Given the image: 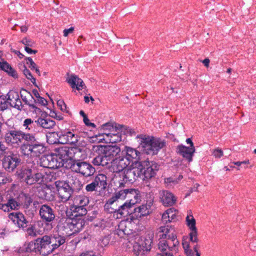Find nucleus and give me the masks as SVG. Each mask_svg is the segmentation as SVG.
Segmentation results:
<instances>
[{"instance_id": "nucleus-51", "label": "nucleus", "mask_w": 256, "mask_h": 256, "mask_svg": "<svg viewBox=\"0 0 256 256\" xmlns=\"http://www.w3.org/2000/svg\"><path fill=\"white\" fill-rule=\"evenodd\" d=\"M167 212L170 216V219L171 222L172 220H174L176 218V214H178L177 210L174 208H170L167 210Z\"/></svg>"}, {"instance_id": "nucleus-62", "label": "nucleus", "mask_w": 256, "mask_h": 256, "mask_svg": "<svg viewBox=\"0 0 256 256\" xmlns=\"http://www.w3.org/2000/svg\"><path fill=\"white\" fill-rule=\"evenodd\" d=\"M0 209L2 210L4 212H8L10 210L8 203L4 204L3 202L0 203Z\"/></svg>"}, {"instance_id": "nucleus-46", "label": "nucleus", "mask_w": 256, "mask_h": 256, "mask_svg": "<svg viewBox=\"0 0 256 256\" xmlns=\"http://www.w3.org/2000/svg\"><path fill=\"white\" fill-rule=\"evenodd\" d=\"M182 245L184 252L188 256H192V254L194 253L192 252V250L190 249V244L188 242L185 240H182Z\"/></svg>"}, {"instance_id": "nucleus-33", "label": "nucleus", "mask_w": 256, "mask_h": 256, "mask_svg": "<svg viewBox=\"0 0 256 256\" xmlns=\"http://www.w3.org/2000/svg\"><path fill=\"white\" fill-rule=\"evenodd\" d=\"M34 140V136L32 134L18 130L17 140L15 142H16V144H22L24 140L30 142Z\"/></svg>"}, {"instance_id": "nucleus-41", "label": "nucleus", "mask_w": 256, "mask_h": 256, "mask_svg": "<svg viewBox=\"0 0 256 256\" xmlns=\"http://www.w3.org/2000/svg\"><path fill=\"white\" fill-rule=\"evenodd\" d=\"M68 182L72 185V186L70 187L72 188V190H78L82 186V184L81 182L76 178L72 177V178H70Z\"/></svg>"}, {"instance_id": "nucleus-27", "label": "nucleus", "mask_w": 256, "mask_h": 256, "mask_svg": "<svg viewBox=\"0 0 256 256\" xmlns=\"http://www.w3.org/2000/svg\"><path fill=\"white\" fill-rule=\"evenodd\" d=\"M122 152L126 158L128 159L130 164L134 163V160H137L140 154V152L138 150L129 146H125Z\"/></svg>"}, {"instance_id": "nucleus-21", "label": "nucleus", "mask_w": 256, "mask_h": 256, "mask_svg": "<svg viewBox=\"0 0 256 256\" xmlns=\"http://www.w3.org/2000/svg\"><path fill=\"white\" fill-rule=\"evenodd\" d=\"M7 100L8 104L12 107L18 110L22 108V102L18 94L14 91L10 92L7 94Z\"/></svg>"}, {"instance_id": "nucleus-50", "label": "nucleus", "mask_w": 256, "mask_h": 256, "mask_svg": "<svg viewBox=\"0 0 256 256\" xmlns=\"http://www.w3.org/2000/svg\"><path fill=\"white\" fill-rule=\"evenodd\" d=\"M102 161L101 166H109V164H111V162L112 160H111L109 157L106 156L105 154L102 155Z\"/></svg>"}, {"instance_id": "nucleus-26", "label": "nucleus", "mask_w": 256, "mask_h": 256, "mask_svg": "<svg viewBox=\"0 0 256 256\" xmlns=\"http://www.w3.org/2000/svg\"><path fill=\"white\" fill-rule=\"evenodd\" d=\"M8 217L19 228H24L26 226L28 222L22 213L12 212L9 214Z\"/></svg>"}, {"instance_id": "nucleus-47", "label": "nucleus", "mask_w": 256, "mask_h": 256, "mask_svg": "<svg viewBox=\"0 0 256 256\" xmlns=\"http://www.w3.org/2000/svg\"><path fill=\"white\" fill-rule=\"evenodd\" d=\"M12 181L10 178L6 176L4 173L0 172V184L10 183Z\"/></svg>"}, {"instance_id": "nucleus-18", "label": "nucleus", "mask_w": 256, "mask_h": 256, "mask_svg": "<svg viewBox=\"0 0 256 256\" xmlns=\"http://www.w3.org/2000/svg\"><path fill=\"white\" fill-rule=\"evenodd\" d=\"M20 162L18 158L14 155L5 156L2 160V166L8 172H12Z\"/></svg>"}, {"instance_id": "nucleus-36", "label": "nucleus", "mask_w": 256, "mask_h": 256, "mask_svg": "<svg viewBox=\"0 0 256 256\" xmlns=\"http://www.w3.org/2000/svg\"><path fill=\"white\" fill-rule=\"evenodd\" d=\"M70 154H72V158L70 159H74V162H80V160L84 157V152L77 148H71Z\"/></svg>"}, {"instance_id": "nucleus-28", "label": "nucleus", "mask_w": 256, "mask_h": 256, "mask_svg": "<svg viewBox=\"0 0 256 256\" xmlns=\"http://www.w3.org/2000/svg\"><path fill=\"white\" fill-rule=\"evenodd\" d=\"M71 148H70L66 146H61L55 149L56 158L59 157L60 159L62 160H68L72 158V154H70Z\"/></svg>"}, {"instance_id": "nucleus-22", "label": "nucleus", "mask_w": 256, "mask_h": 256, "mask_svg": "<svg viewBox=\"0 0 256 256\" xmlns=\"http://www.w3.org/2000/svg\"><path fill=\"white\" fill-rule=\"evenodd\" d=\"M176 150L179 154L190 162L195 152V148H189L181 144L177 146Z\"/></svg>"}, {"instance_id": "nucleus-19", "label": "nucleus", "mask_w": 256, "mask_h": 256, "mask_svg": "<svg viewBox=\"0 0 256 256\" xmlns=\"http://www.w3.org/2000/svg\"><path fill=\"white\" fill-rule=\"evenodd\" d=\"M159 198L162 203L165 206H172L176 202V198L174 195L166 190L159 192Z\"/></svg>"}, {"instance_id": "nucleus-29", "label": "nucleus", "mask_w": 256, "mask_h": 256, "mask_svg": "<svg viewBox=\"0 0 256 256\" xmlns=\"http://www.w3.org/2000/svg\"><path fill=\"white\" fill-rule=\"evenodd\" d=\"M72 88H76L78 90L84 88V84L82 80L76 75L70 76L66 80Z\"/></svg>"}, {"instance_id": "nucleus-9", "label": "nucleus", "mask_w": 256, "mask_h": 256, "mask_svg": "<svg viewBox=\"0 0 256 256\" xmlns=\"http://www.w3.org/2000/svg\"><path fill=\"white\" fill-rule=\"evenodd\" d=\"M54 186L61 200L66 202L69 200L73 192L69 184L64 181L58 180L55 182Z\"/></svg>"}, {"instance_id": "nucleus-2", "label": "nucleus", "mask_w": 256, "mask_h": 256, "mask_svg": "<svg viewBox=\"0 0 256 256\" xmlns=\"http://www.w3.org/2000/svg\"><path fill=\"white\" fill-rule=\"evenodd\" d=\"M130 169L126 170L124 173H118L114 178V182L119 187L124 186L126 184H132L142 175V166L140 162L136 160L131 166Z\"/></svg>"}, {"instance_id": "nucleus-25", "label": "nucleus", "mask_w": 256, "mask_h": 256, "mask_svg": "<svg viewBox=\"0 0 256 256\" xmlns=\"http://www.w3.org/2000/svg\"><path fill=\"white\" fill-rule=\"evenodd\" d=\"M130 223L128 221H122L118 225V228L115 232V234L120 238H123L124 235H128L132 233Z\"/></svg>"}, {"instance_id": "nucleus-39", "label": "nucleus", "mask_w": 256, "mask_h": 256, "mask_svg": "<svg viewBox=\"0 0 256 256\" xmlns=\"http://www.w3.org/2000/svg\"><path fill=\"white\" fill-rule=\"evenodd\" d=\"M118 130V127L117 126V124L112 122H108L102 124L100 128V132L102 130H108L110 132H117Z\"/></svg>"}, {"instance_id": "nucleus-24", "label": "nucleus", "mask_w": 256, "mask_h": 256, "mask_svg": "<svg viewBox=\"0 0 256 256\" xmlns=\"http://www.w3.org/2000/svg\"><path fill=\"white\" fill-rule=\"evenodd\" d=\"M20 96L25 104L28 105L33 111L37 113L40 112V109L38 108L34 104L32 103L33 97L31 94L25 89H22L20 91Z\"/></svg>"}, {"instance_id": "nucleus-11", "label": "nucleus", "mask_w": 256, "mask_h": 256, "mask_svg": "<svg viewBox=\"0 0 256 256\" xmlns=\"http://www.w3.org/2000/svg\"><path fill=\"white\" fill-rule=\"evenodd\" d=\"M107 177L104 174H98L92 182L86 186V190L88 192H93L97 190L98 188L104 190L107 186Z\"/></svg>"}, {"instance_id": "nucleus-30", "label": "nucleus", "mask_w": 256, "mask_h": 256, "mask_svg": "<svg viewBox=\"0 0 256 256\" xmlns=\"http://www.w3.org/2000/svg\"><path fill=\"white\" fill-rule=\"evenodd\" d=\"M0 69L6 72L8 75L14 78H18L16 72L4 59L0 60Z\"/></svg>"}, {"instance_id": "nucleus-7", "label": "nucleus", "mask_w": 256, "mask_h": 256, "mask_svg": "<svg viewBox=\"0 0 256 256\" xmlns=\"http://www.w3.org/2000/svg\"><path fill=\"white\" fill-rule=\"evenodd\" d=\"M20 178L28 184H32L36 182H45L43 173L35 169L24 168L18 173Z\"/></svg>"}, {"instance_id": "nucleus-54", "label": "nucleus", "mask_w": 256, "mask_h": 256, "mask_svg": "<svg viewBox=\"0 0 256 256\" xmlns=\"http://www.w3.org/2000/svg\"><path fill=\"white\" fill-rule=\"evenodd\" d=\"M74 210L76 212L80 215L84 216L86 214L87 210L84 206L79 208V206H74Z\"/></svg>"}, {"instance_id": "nucleus-55", "label": "nucleus", "mask_w": 256, "mask_h": 256, "mask_svg": "<svg viewBox=\"0 0 256 256\" xmlns=\"http://www.w3.org/2000/svg\"><path fill=\"white\" fill-rule=\"evenodd\" d=\"M26 60H28L26 64L29 65L28 66L32 70H34L38 67L36 64L32 60V58H27Z\"/></svg>"}, {"instance_id": "nucleus-31", "label": "nucleus", "mask_w": 256, "mask_h": 256, "mask_svg": "<svg viewBox=\"0 0 256 256\" xmlns=\"http://www.w3.org/2000/svg\"><path fill=\"white\" fill-rule=\"evenodd\" d=\"M175 230L172 226H161L159 229V232L162 233L160 235V238H168L172 237V236H176L174 234Z\"/></svg>"}, {"instance_id": "nucleus-40", "label": "nucleus", "mask_w": 256, "mask_h": 256, "mask_svg": "<svg viewBox=\"0 0 256 256\" xmlns=\"http://www.w3.org/2000/svg\"><path fill=\"white\" fill-rule=\"evenodd\" d=\"M168 243V250H176V247L178 245L179 242L176 236H172V237L166 239Z\"/></svg>"}, {"instance_id": "nucleus-42", "label": "nucleus", "mask_w": 256, "mask_h": 256, "mask_svg": "<svg viewBox=\"0 0 256 256\" xmlns=\"http://www.w3.org/2000/svg\"><path fill=\"white\" fill-rule=\"evenodd\" d=\"M54 234L58 248L66 242V237L58 233Z\"/></svg>"}, {"instance_id": "nucleus-56", "label": "nucleus", "mask_w": 256, "mask_h": 256, "mask_svg": "<svg viewBox=\"0 0 256 256\" xmlns=\"http://www.w3.org/2000/svg\"><path fill=\"white\" fill-rule=\"evenodd\" d=\"M10 210H14L18 206V202L14 199H10L8 202Z\"/></svg>"}, {"instance_id": "nucleus-58", "label": "nucleus", "mask_w": 256, "mask_h": 256, "mask_svg": "<svg viewBox=\"0 0 256 256\" xmlns=\"http://www.w3.org/2000/svg\"><path fill=\"white\" fill-rule=\"evenodd\" d=\"M102 161V155L96 156L92 160V163L96 166H101Z\"/></svg>"}, {"instance_id": "nucleus-60", "label": "nucleus", "mask_w": 256, "mask_h": 256, "mask_svg": "<svg viewBox=\"0 0 256 256\" xmlns=\"http://www.w3.org/2000/svg\"><path fill=\"white\" fill-rule=\"evenodd\" d=\"M58 106L60 108L61 110L64 112L66 110V105L64 102L62 100H58L57 102Z\"/></svg>"}, {"instance_id": "nucleus-43", "label": "nucleus", "mask_w": 256, "mask_h": 256, "mask_svg": "<svg viewBox=\"0 0 256 256\" xmlns=\"http://www.w3.org/2000/svg\"><path fill=\"white\" fill-rule=\"evenodd\" d=\"M168 248L169 247L168 246L166 240L160 238V240L158 244V250H160L162 252L168 250Z\"/></svg>"}, {"instance_id": "nucleus-37", "label": "nucleus", "mask_w": 256, "mask_h": 256, "mask_svg": "<svg viewBox=\"0 0 256 256\" xmlns=\"http://www.w3.org/2000/svg\"><path fill=\"white\" fill-rule=\"evenodd\" d=\"M18 130H10L8 131L5 135V140L8 143L16 144L18 138Z\"/></svg>"}, {"instance_id": "nucleus-17", "label": "nucleus", "mask_w": 256, "mask_h": 256, "mask_svg": "<svg viewBox=\"0 0 256 256\" xmlns=\"http://www.w3.org/2000/svg\"><path fill=\"white\" fill-rule=\"evenodd\" d=\"M99 151L111 160H112L114 157L118 156L122 152L120 148L116 145L101 146L99 148Z\"/></svg>"}, {"instance_id": "nucleus-63", "label": "nucleus", "mask_w": 256, "mask_h": 256, "mask_svg": "<svg viewBox=\"0 0 256 256\" xmlns=\"http://www.w3.org/2000/svg\"><path fill=\"white\" fill-rule=\"evenodd\" d=\"M83 121L84 123L86 124V125L87 126H90L92 128L96 127V125L94 123L90 122V120L87 117V116L83 118Z\"/></svg>"}, {"instance_id": "nucleus-4", "label": "nucleus", "mask_w": 256, "mask_h": 256, "mask_svg": "<svg viewBox=\"0 0 256 256\" xmlns=\"http://www.w3.org/2000/svg\"><path fill=\"white\" fill-rule=\"evenodd\" d=\"M50 242L48 235L43 236L28 244L26 250L27 252H38L42 256H48L52 252Z\"/></svg>"}, {"instance_id": "nucleus-10", "label": "nucleus", "mask_w": 256, "mask_h": 256, "mask_svg": "<svg viewBox=\"0 0 256 256\" xmlns=\"http://www.w3.org/2000/svg\"><path fill=\"white\" fill-rule=\"evenodd\" d=\"M71 168L72 170L85 176H91L96 172L94 168L85 162H74L72 165Z\"/></svg>"}, {"instance_id": "nucleus-57", "label": "nucleus", "mask_w": 256, "mask_h": 256, "mask_svg": "<svg viewBox=\"0 0 256 256\" xmlns=\"http://www.w3.org/2000/svg\"><path fill=\"white\" fill-rule=\"evenodd\" d=\"M170 216L169 215L168 212L167 210L162 214V221L164 223H167L168 222H170L171 220L170 218Z\"/></svg>"}, {"instance_id": "nucleus-45", "label": "nucleus", "mask_w": 256, "mask_h": 256, "mask_svg": "<svg viewBox=\"0 0 256 256\" xmlns=\"http://www.w3.org/2000/svg\"><path fill=\"white\" fill-rule=\"evenodd\" d=\"M24 68L23 73L24 76L28 80H30L33 84H35L36 78L33 77L31 72L24 66Z\"/></svg>"}, {"instance_id": "nucleus-64", "label": "nucleus", "mask_w": 256, "mask_h": 256, "mask_svg": "<svg viewBox=\"0 0 256 256\" xmlns=\"http://www.w3.org/2000/svg\"><path fill=\"white\" fill-rule=\"evenodd\" d=\"M74 30V28L73 27H71L68 29H64L63 31L64 36L66 37L68 34L72 33Z\"/></svg>"}, {"instance_id": "nucleus-35", "label": "nucleus", "mask_w": 256, "mask_h": 256, "mask_svg": "<svg viewBox=\"0 0 256 256\" xmlns=\"http://www.w3.org/2000/svg\"><path fill=\"white\" fill-rule=\"evenodd\" d=\"M88 202V198L84 195L76 196L74 200V206H79V208L86 206Z\"/></svg>"}, {"instance_id": "nucleus-14", "label": "nucleus", "mask_w": 256, "mask_h": 256, "mask_svg": "<svg viewBox=\"0 0 256 256\" xmlns=\"http://www.w3.org/2000/svg\"><path fill=\"white\" fill-rule=\"evenodd\" d=\"M55 136H58V142L62 144H76L78 142V136L71 131H68L64 134H60L59 136L56 133L53 132L50 134L48 136V140L51 137Z\"/></svg>"}, {"instance_id": "nucleus-23", "label": "nucleus", "mask_w": 256, "mask_h": 256, "mask_svg": "<svg viewBox=\"0 0 256 256\" xmlns=\"http://www.w3.org/2000/svg\"><path fill=\"white\" fill-rule=\"evenodd\" d=\"M152 202H149L134 208V212L138 218L149 215L152 212Z\"/></svg>"}, {"instance_id": "nucleus-1", "label": "nucleus", "mask_w": 256, "mask_h": 256, "mask_svg": "<svg viewBox=\"0 0 256 256\" xmlns=\"http://www.w3.org/2000/svg\"><path fill=\"white\" fill-rule=\"evenodd\" d=\"M126 200L117 210L118 214L126 216L129 214L128 210L134 204L140 201V196L138 191L134 188H126L116 192L112 198L108 200L106 206L112 204L115 201Z\"/></svg>"}, {"instance_id": "nucleus-49", "label": "nucleus", "mask_w": 256, "mask_h": 256, "mask_svg": "<svg viewBox=\"0 0 256 256\" xmlns=\"http://www.w3.org/2000/svg\"><path fill=\"white\" fill-rule=\"evenodd\" d=\"M21 42L25 46L34 47V42L27 38H23Z\"/></svg>"}, {"instance_id": "nucleus-59", "label": "nucleus", "mask_w": 256, "mask_h": 256, "mask_svg": "<svg viewBox=\"0 0 256 256\" xmlns=\"http://www.w3.org/2000/svg\"><path fill=\"white\" fill-rule=\"evenodd\" d=\"M8 148L0 142V156L8 154Z\"/></svg>"}, {"instance_id": "nucleus-53", "label": "nucleus", "mask_w": 256, "mask_h": 256, "mask_svg": "<svg viewBox=\"0 0 256 256\" xmlns=\"http://www.w3.org/2000/svg\"><path fill=\"white\" fill-rule=\"evenodd\" d=\"M8 100H6L4 99L0 98V110H4L8 108Z\"/></svg>"}, {"instance_id": "nucleus-6", "label": "nucleus", "mask_w": 256, "mask_h": 256, "mask_svg": "<svg viewBox=\"0 0 256 256\" xmlns=\"http://www.w3.org/2000/svg\"><path fill=\"white\" fill-rule=\"evenodd\" d=\"M86 222L83 218L72 219L70 218H62L60 219L58 226L64 228L67 235H72L78 232L85 225Z\"/></svg>"}, {"instance_id": "nucleus-15", "label": "nucleus", "mask_w": 256, "mask_h": 256, "mask_svg": "<svg viewBox=\"0 0 256 256\" xmlns=\"http://www.w3.org/2000/svg\"><path fill=\"white\" fill-rule=\"evenodd\" d=\"M186 224L190 230L189 233L190 241L194 243H197L198 242V229L196 226V220L192 214H189L186 217Z\"/></svg>"}, {"instance_id": "nucleus-44", "label": "nucleus", "mask_w": 256, "mask_h": 256, "mask_svg": "<svg viewBox=\"0 0 256 256\" xmlns=\"http://www.w3.org/2000/svg\"><path fill=\"white\" fill-rule=\"evenodd\" d=\"M40 232L37 230L34 226H31L26 229V234L32 237H36L40 234Z\"/></svg>"}, {"instance_id": "nucleus-61", "label": "nucleus", "mask_w": 256, "mask_h": 256, "mask_svg": "<svg viewBox=\"0 0 256 256\" xmlns=\"http://www.w3.org/2000/svg\"><path fill=\"white\" fill-rule=\"evenodd\" d=\"M36 102H38L42 106H46L47 104V101L44 98L40 96L36 100H34Z\"/></svg>"}, {"instance_id": "nucleus-5", "label": "nucleus", "mask_w": 256, "mask_h": 256, "mask_svg": "<svg viewBox=\"0 0 256 256\" xmlns=\"http://www.w3.org/2000/svg\"><path fill=\"white\" fill-rule=\"evenodd\" d=\"M153 238L154 232L152 231L147 232L142 236H136L133 243L134 251L138 254L149 252L152 248Z\"/></svg>"}, {"instance_id": "nucleus-48", "label": "nucleus", "mask_w": 256, "mask_h": 256, "mask_svg": "<svg viewBox=\"0 0 256 256\" xmlns=\"http://www.w3.org/2000/svg\"><path fill=\"white\" fill-rule=\"evenodd\" d=\"M49 236V241L50 243V246L52 248V252L57 249L56 243V242L55 238L54 237V234Z\"/></svg>"}, {"instance_id": "nucleus-8", "label": "nucleus", "mask_w": 256, "mask_h": 256, "mask_svg": "<svg viewBox=\"0 0 256 256\" xmlns=\"http://www.w3.org/2000/svg\"><path fill=\"white\" fill-rule=\"evenodd\" d=\"M22 154L28 157H38L44 153L46 148L40 142L34 144H23L20 148Z\"/></svg>"}, {"instance_id": "nucleus-3", "label": "nucleus", "mask_w": 256, "mask_h": 256, "mask_svg": "<svg viewBox=\"0 0 256 256\" xmlns=\"http://www.w3.org/2000/svg\"><path fill=\"white\" fill-rule=\"evenodd\" d=\"M137 138L140 140L143 152L148 154H156L165 146V142L160 138L144 135L138 136Z\"/></svg>"}, {"instance_id": "nucleus-12", "label": "nucleus", "mask_w": 256, "mask_h": 256, "mask_svg": "<svg viewBox=\"0 0 256 256\" xmlns=\"http://www.w3.org/2000/svg\"><path fill=\"white\" fill-rule=\"evenodd\" d=\"M142 166V175L140 178L142 180H149L154 176L156 172L158 170V164L153 162L144 161L140 162Z\"/></svg>"}, {"instance_id": "nucleus-34", "label": "nucleus", "mask_w": 256, "mask_h": 256, "mask_svg": "<svg viewBox=\"0 0 256 256\" xmlns=\"http://www.w3.org/2000/svg\"><path fill=\"white\" fill-rule=\"evenodd\" d=\"M105 136L104 142L106 143H116L121 141V136L118 133H104Z\"/></svg>"}, {"instance_id": "nucleus-38", "label": "nucleus", "mask_w": 256, "mask_h": 256, "mask_svg": "<svg viewBox=\"0 0 256 256\" xmlns=\"http://www.w3.org/2000/svg\"><path fill=\"white\" fill-rule=\"evenodd\" d=\"M36 124V121L34 122L31 118H28L24 120L22 126L26 132H33L34 131Z\"/></svg>"}, {"instance_id": "nucleus-52", "label": "nucleus", "mask_w": 256, "mask_h": 256, "mask_svg": "<svg viewBox=\"0 0 256 256\" xmlns=\"http://www.w3.org/2000/svg\"><path fill=\"white\" fill-rule=\"evenodd\" d=\"M223 154V151L220 148H218L213 150L212 155L216 158H220Z\"/></svg>"}, {"instance_id": "nucleus-20", "label": "nucleus", "mask_w": 256, "mask_h": 256, "mask_svg": "<svg viewBox=\"0 0 256 256\" xmlns=\"http://www.w3.org/2000/svg\"><path fill=\"white\" fill-rule=\"evenodd\" d=\"M40 165L44 168H54L60 166L57 158L54 154L46 155L40 159Z\"/></svg>"}, {"instance_id": "nucleus-32", "label": "nucleus", "mask_w": 256, "mask_h": 256, "mask_svg": "<svg viewBox=\"0 0 256 256\" xmlns=\"http://www.w3.org/2000/svg\"><path fill=\"white\" fill-rule=\"evenodd\" d=\"M36 124L44 129H52L56 126L54 120L50 118H38L36 120Z\"/></svg>"}, {"instance_id": "nucleus-13", "label": "nucleus", "mask_w": 256, "mask_h": 256, "mask_svg": "<svg viewBox=\"0 0 256 256\" xmlns=\"http://www.w3.org/2000/svg\"><path fill=\"white\" fill-rule=\"evenodd\" d=\"M130 164L128 159L126 158L121 152L118 156L112 159L111 162V166L114 172L120 173Z\"/></svg>"}, {"instance_id": "nucleus-16", "label": "nucleus", "mask_w": 256, "mask_h": 256, "mask_svg": "<svg viewBox=\"0 0 256 256\" xmlns=\"http://www.w3.org/2000/svg\"><path fill=\"white\" fill-rule=\"evenodd\" d=\"M39 214L42 220L46 222H52L56 218L54 210L48 204H43L40 206Z\"/></svg>"}]
</instances>
